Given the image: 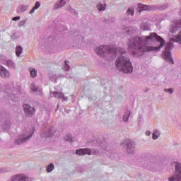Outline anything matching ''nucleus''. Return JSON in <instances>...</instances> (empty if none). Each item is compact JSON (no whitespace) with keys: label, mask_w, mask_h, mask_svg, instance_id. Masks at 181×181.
Returning <instances> with one entry per match:
<instances>
[{"label":"nucleus","mask_w":181,"mask_h":181,"mask_svg":"<svg viewBox=\"0 0 181 181\" xmlns=\"http://www.w3.org/2000/svg\"><path fill=\"white\" fill-rule=\"evenodd\" d=\"M166 45L162 37L151 33L146 37H135L129 39L128 50L134 57H141L146 52H160Z\"/></svg>","instance_id":"1"},{"label":"nucleus","mask_w":181,"mask_h":181,"mask_svg":"<svg viewBox=\"0 0 181 181\" xmlns=\"http://www.w3.org/2000/svg\"><path fill=\"white\" fill-rule=\"evenodd\" d=\"M95 52L99 56H105V54H107L111 59H115L117 54H120V57L117 58L115 61L117 69L126 74H131L134 71L131 59L127 55L128 52L124 48L116 46L100 45L95 49Z\"/></svg>","instance_id":"2"},{"label":"nucleus","mask_w":181,"mask_h":181,"mask_svg":"<svg viewBox=\"0 0 181 181\" xmlns=\"http://www.w3.org/2000/svg\"><path fill=\"white\" fill-rule=\"evenodd\" d=\"M174 42L181 43V30L177 36H175L170 39V42L166 44L165 50L163 52V59L171 64H175L173 59H172V54L170 52V50L175 47V45H173Z\"/></svg>","instance_id":"3"},{"label":"nucleus","mask_w":181,"mask_h":181,"mask_svg":"<svg viewBox=\"0 0 181 181\" xmlns=\"http://www.w3.org/2000/svg\"><path fill=\"white\" fill-rule=\"evenodd\" d=\"M33 136V132H30V130L25 129L23 130L22 134L20 136V138L16 140L15 144L16 145H21V144H25V142H28V141H29V139H30Z\"/></svg>","instance_id":"4"},{"label":"nucleus","mask_w":181,"mask_h":181,"mask_svg":"<svg viewBox=\"0 0 181 181\" xmlns=\"http://www.w3.org/2000/svg\"><path fill=\"white\" fill-rule=\"evenodd\" d=\"M122 145L124 146V148H125L127 153H132V155H134V153H135V146L136 145L135 144V141H134L132 140L127 139V140L124 141L122 144Z\"/></svg>","instance_id":"5"},{"label":"nucleus","mask_w":181,"mask_h":181,"mask_svg":"<svg viewBox=\"0 0 181 181\" xmlns=\"http://www.w3.org/2000/svg\"><path fill=\"white\" fill-rule=\"evenodd\" d=\"M169 181H181V163L175 165V171L172 177L168 178Z\"/></svg>","instance_id":"6"},{"label":"nucleus","mask_w":181,"mask_h":181,"mask_svg":"<svg viewBox=\"0 0 181 181\" xmlns=\"http://www.w3.org/2000/svg\"><path fill=\"white\" fill-rule=\"evenodd\" d=\"M23 108L25 115L29 118H32L36 112V108L33 107V106H30V105L29 104L23 105Z\"/></svg>","instance_id":"7"},{"label":"nucleus","mask_w":181,"mask_h":181,"mask_svg":"<svg viewBox=\"0 0 181 181\" xmlns=\"http://www.w3.org/2000/svg\"><path fill=\"white\" fill-rule=\"evenodd\" d=\"M11 181H33L32 177H27L23 174L16 175L11 177Z\"/></svg>","instance_id":"8"},{"label":"nucleus","mask_w":181,"mask_h":181,"mask_svg":"<svg viewBox=\"0 0 181 181\" xmlns=\"http://www.w3.org/2000/svg\"><path fill=\"white\" fill-rule=\"evenodd\" d=\"M0 77L4 79L11 78V72L1 64H0Z\"/></svg>","instance_id":"9"},{"label":"nucleus","mask_w":181,"mask_h":181,"mask_svg":"<svg viewBox=\"0 0 181 181\" xmlns=\"http://www.w3.org/2000/svg\"><path fill=\"white\" fill-rule=\"evenodd\" d=\"M169 8V3L165 4L152 5V11H165Z\"/></svg>","instance_id":"10"},{"label":"nucleus","mask_w":181,"mask_h":181,"mask_svg":"<svg viewBox=\"0 0 181 181\" xmlns=\"http://www.w3.org/2000/svg\"><path fill=\"white\" fill-rule=\"evenodd\" d=\"M76 153L79 156H83L84 155H91L92 151L90 148H79L76 151Z\"/></svg>","instance_id":"11"},{"label":"nucleus","mask_w":181,"mask_h":181,"mask_svg":"<svg viewBox=\"0 0 181 181\" xmlns=\"http://www.w3.org/2000/svg\"><path fill=\"white\" fill-rule=\"evenodd\" d=\"M148 163L150 166H153V168H155V166L160 165V160L155 157H151V158L148 159Z\"/></svg>","instance_id":"12"},{"label":"nucleus","mask_w":181,"mask_h":181,"mask_svg":"<svg viewBox=\"0 0 181 181\" xmlns=\"http://www.w3.org/2000/svg\"><path fill=\"white\" fill-rule=\"evenodd\" d=\"M143 11H152V5L148 6L142 4H139L138 11L142 12Z\"/></svg>","instance_id":"13"},{"label":"nucleus","mask_w":181,"mask_h":181,"mask_svg":"<svg viewBox=\"0 0 181 181\" xmlns=\"http://www.w3.org/2000/svg\"><path fill=\"white\" fill-rule=\"evenodd\" d=\"M52 94L53 95L54 97H55V98H63V101H67L68 98L64 96V93H61V92H57V91H54L52 93Z\"/></svg>","instance_id":"14"},{"label":"nucleus","mask_w":181,"mask_h":181,"mask_svg":"<svg viewBox=\"0 0 181 181\" xmlns=\"http://www.w3.org/2000/svg\"><path fill=\"white\" fill-rule=\"evenodd\" d=\"M181 28V23L180 21H175L171 26L170 32L171 33H175L178 29Z\"/></svg>","instance_id":"15"},{"label":"nucleus","mask_w":181,"mask_h":181,"mask_svg":"<svg viewBox=\"0 0 181 181\" xmlns=\"http://www.w3.org/2000/svg\"><path fill=\"white\" fill-rule=\"evenodd\" d=\"M28 9H29V6L21 4L17 7L16 12L18 14L23 13L24 12H26Z\"/></svg>","instance_id":"16"},{"label":"nucleus","mask_w":181,"mask_h":181,"mask_svg":"<svg viewBox=\"0 0 181 181\" xmlns=\"http://www.w3.org/2000/svg\"><path fill=\"white\" fill-rule=\"evenodd\" d=\"M66 1L64 0H59L56 2V4L54 5V11H57V9H59V8H63V6H65Z\"/></svg>","instance_id":"17"},{"label":"nucleus","mask_w":181,"mask_h":181,"mask_svg":"<svg viewBox=\"0 0 181 181\" xmlns=\"http://www.w3.org/2000/svg\"><path fill=\"white\" fill-rule=\"evenodd\" d=\"M44 135L46 138L53 136V135H54V131L53 130V127H49L47 131H45L44 132Z\"/></svg>","instance_id":"18"},{"label":"nucleus","mask_w":181,"mask_h":181,"mask_svg":"<svg viewBox=\"0 0 181 181\" xmlns=\"http://www.w3.org/2000/svg\"><path fill=\"white\" fill-rule=\"evenodd\" d=\"M2 128L5 131H8V129L11 128V120H6L2 125Z\"/></svg>","instance_id":"19"},{"label":"nucleus","mask_w":181,"mask_h":181,"mask_svg":"<svg viewBox=\"0 0 181 181\" xmlns=\"http://www.w3.org/2000/svg\"><path fill=\"white\" fill-rule=\"evenodd\" d=\"M6 66H7V67H8L9 69L16 68L15 63L13 62V60H11V59H8L6 61Z\"/></svg>","instance_id":"20"},{"label":"nucleus","mask_w":181,"mask_h":181,"mask_svg":"<svg viewBox=\"0 0 181 181\" xmlns=\"http://www.w3.org/2000/svg\"><path fill=\"white\" fill-rule=\"evenodd\" d=\"M39 8H40V2L36 1L35 6L29 12L30 15L32 13H35V11H36V9H39Z\"/></svg>","instance_id":"21"},{"label":"nucleus","mask_w":181,"mask_h":181,"mask_svg":"<svg viewBox=\"0 0 181 181\" xmlns=\"http://www.w3.org/2000/svg\"><path fill=\"white\" fill-rule=\"evenodd\" d=\"M160 136V132H159V130L158 129H154L153 131V136H152V139L154 140V141H156V139L158 138H159V136Z\"/></svg>","instance_id":"22"},{"label":"nucleus","mask_w":181,"mask_h":181,"mask_svg":"<svg viewBox=\"0 0 181 181\" xmlns=\"http://www.w3.org/2000/svg\"><path fill=\"white\" fill-rule=\"evenodd\" d=\"M22 50H23V48H22L21 46H17L16 48V54L17 57H20L21 54H22Z\"/></svg>","instance_id":"23"},{"label":"nucleus","mask_w":181,"mask_h":181,"mask_svg":"<svg viewBox=\"0 0 181 181\" xmlns=\"http://www.w3.org/2000/svg\"><path fill=\"white\" fill-rule=\"evenodd\" d=\"M29 70H30V77H32L33 78H35V77L37 76V71H36V69L33 68H30Z\"/></svg>","instance_id":"24"},{"label":"nucleus","mask_w":181,"mask_h":181,"mask_svg":"<svg viewBox=\"0 0 181 181\" xmlns=\"http://www.w3.org/2000/svg\"><path fill=\"white\" fill-rule=\"evenodd\" d=\"M129 115H131V112L129 110L127 111L123 115V121L124 122H128V119H129Z\"/></svg>","instance_id":"25"},{"label":"nucleus","mask_w":181,"mask_h":181,"mask_svg":"<svg viewBox=\"0 0 181 181\" xmlns=\"http://www.w3.org/2000/svg\"><path fill=\"white\" fill-rule=\"evenodd\" d=\"M105 6H107V4H103L101 3H98V4L96 6L97 9L99 11V12H101V11H105Z\"/></svg>","instance_id":"26"},{"label":"nucleus","mask_w":181,"mask_h":181,"mask_svg":"<svg viewBox=\"0 0 181 181\" xmlns=\"http://www.w3.org/2000/svg\"><path fill=\"white\" fill-rule=\"evenodd\" d=\"M134 12H135V11L134 10V8L130 7V8H129L127 9V12H126V15H127V16H129V15H130V16H134Z\"/></svg>","instance_id":"27"},{"label":"nucleus","mask_w":181,"mask_h":181,"mask_svg":"<svg viewBox=\"0 0 181 181\" xmlns=\"http://www.w3.org/2000/svg\"><path fill=\"white\" fill-rule=\"evenodd\" d=\"M124 33H127V35H132V28L124 27L123 28Z\"/></svg>","instance_id":"28"},{"label":"nucleus","mask_w":181,"mask_h":181,"mask_svg":"<svg viewBox=\"0 0 181 181\" xmlns=\"http://www.w3.org/2000/svg\"><path fill=\"white\" fill-rule=\"evenodd\" d=\"M54 169V164L52 163H49L48 166H47L46 170L48 173H50Z\"/></svg>","instance_id":"29"},{"label":"nucleus","mask_w":181,"mask_h":181,"mask_svg":"<svg viewBox=\"0 0 181 181\" xmlns=\"http://www.w3.org/2000/svg\"><path fill=\"white\" fill-rule=\"evenodd\" d=\"M141 29H142V30H149V29H151V28L149 27V25H148V24L144 23L141 24Z\"/></svg>","instance_id":"30"},{"label":"nucleus","mask_w":181,"mask_h":181,"mask_svg":"<svg viewBox=\"0 0 181 181\" xmlns=\"http://www.w3.org/2000/svg\"><path fill=\"white\" fill-rule=\"evenodd\" d=\"M65 139L68 142H73V137L71 136V134H66Z\"/></svg>","instance_id":"31"},{"label":"nucleus","mask_w":181,"mask_h":181,"mask_svg":"<svg viewBox=\"0 0 181 181\" xmlns=\"http://www.w3.org/2000/svg\"><path fill=\"white\" fill-rule=\"evenodd\" d=\"M64 63V70L69 71V70H70V65H69V61H65Z\"/></svg>","instance_id":"32"},{"label":"nucleus","mask_w":181,"mask_h":181,"mask_svg":"<svg viewBox=\"0 0 181 181\" xmlns=\"http://www.w3.org/2000/svg\"><path fill=\"white\" fill-rule=\"evenodd\" d=\"M66 11H68V12H70L71 13H73L74 12V9H73V7H71V6H68L66 8Z\"/></svg>","instance_id":"33"},{"label":"nucleus","mask_w":181,"mask_h":181,"mask_svg":"<svg viewBox=\"0 0 181 181\" xmlns=\"http://www.w3.org/2000/svg\"><path fill=\"white\" fill-rule=\"evenodd\" d=\"M165 93H168L169 94H173V88H170L168 89H164Z\"/></svg>","instance_id":"34"},{"label":"nucleus","mask_w":181,"mask_h":181,"mask_svg":"<svg viewBox=\"0 0 181 181\" xmlns=\"http://www.w3.org/2000/svg\"><path fill=\"white\" fill-rule=\"evenodd\" d=\"M30 88L32 91H37V87L35 84H31Z\"/></svg>","instance_id":"35"},{"label":"nucleus","mask_w":181,"mask_h":181,"mask_svg":"<svg viewBox=\"0 0 181 181\" xmlns=\"http://www.w3.org/2000/svg\"><path fill=\"white\" fill-rule=\"evenodd\" d=\"M26 23V21H21L18 23V26H23Z\"/></svg>","instance_id":"36"},{"label":"nucleus","mask_w":181,"mask_h":181,"mask_svg":"<svg viewBox=\"0 0 181 181\" xmlns=\"http://www.w3.org/2000/svg\"><path fill=\"white\" fill-rule=\"evenodd\" d=\"M21 19V16H16L12 18V21H16Z\"/></svg>","instance_id":"37"},{"label":"nucleus","mask_w":181,"mask_h":181,"mask_svg":"<svg viewBox=\"0 0 181 181\" xmlns=\"http://www.w3.org/2000/svg\"><path fill=\"white\" fill-rule=\"evenodd\" d=\"M146 135L147 136H149V135H151V131H146Z\"/></svg>","instance_id":"38"},{"label":"nucleus","mask_w":181,"mask_h":181,"mask_svg":"<svg viewBox=\"0 0 181 181\" xmlns=\"http://www.w3.org/2000/svg\"><path fill=\"white\" fill-rule=\"evenodd\" d=\"M0 173H5V169L0 168Z\"/></svg>","instance_id":"39"},{"label":"nucleus","mask_w":181,"mask_h":181,"mask_svg":"<svg viewBox=\"0 0 181 181\" xmlns=\"http://www.w3.org/2000/svg\"><path fill=\"white\" fill-rule=\"evenodd\" d=\"M13 36H15V34H13V35H12V37H12V39H13Z\"/></svg>","instance_id":"40"},{"label":"nucleus","mask_w":181,"mask_h":181,"mask_svg":"<svg viewBox=\"0 0 181 181\" xmlns=\"http://www.w3.org/2000/svg\"><path fill=\"white\" fill-rule=\"evenodd\" d=\"M69 111H70V110H67V112L69 113Z\"/></svg>","instance_id":"41"}]
</instances>
